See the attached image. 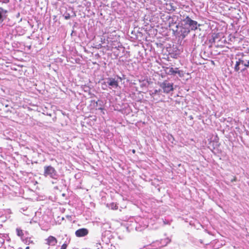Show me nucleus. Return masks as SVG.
<instances>
[{
    "label": "nucleus",
    "instance_id": "423d86ee",
    "mask_svg": "<svg viewBox=\"0 0 249 249\" xmlns=\"http://www.w3.org/2000/svg\"><path fill=\"white\" fill-rule=\"evenodd\" d=\"M108 86L112 88H117L118 87V82L114 78H109L107 81Z\"/></svg>",
    "mask_w": 249,
    "mask_h": 249
},
{
    "label": "nucleus",
    "instance_id": "7ed1b4c3",
    "mask_svg": "<svg viewBox=\"0 0 249 249\" xmlns=\"http://www.w3.org/2000/svg\"><path fill=\"white\" fill-rule=\"evenodd\" d=\"M160 86L162 89L163 92L166 93H168L174 89L173 84L167 81H164Z\"/></svg>",
    "mask_w": 249,
    "mask_h": 249
},
{
    "label": "nucleus",
    "instance_id": "f257e3e1",
    "mask_svg": "<svg viewBox=\"0 0 249 249\" xmlns=\"http://www.w3.org/2000/svg\"><path fill=\"white\" fill-rule=\"evenodd\" d=\"M183 23L185 27L188 26L189 28L192 30H196L199 26L196 21L191 19L188 16L186 17L183 20Z\"/></svg>",
    "mask_w": 249,
    "mask_h": 249
},
{
    "label": "nucleus",
    "instance_id": "f8f14e48",
    "mask_svg": "<svg viewBox=\"0 0 249 249\" xmlns=\"http://www.w3.org/2000/svg\"><path fill=\"white\" fill-rule=\"evenodd\" d=\"M111 209L113 210H116L118 209V206L116 203H112L110 204Z\"/></svg>",
    "mask_w": 249,
    "mask_h": 249
},
{
    "label": "nucleus",
    "instance_id": "f03ea898",
    "mask_svg": "<svg viewBox=\"0 0 249 249\" xmlns=\"http://www.w3.org/2000/svg\"><path fill=\"white\" fill-rule=\"evenodd\" d=\"M44 176L46 177H50L52 178H55L57 176V172L54 167L51 165L44 166Z\"/></svg>",
    "mask_w": 249,
    "mask_h": 249
},
{
    "label": "nucleus",
    "instance_id": "aec40b11",
    "mask_svg": "<svg viewBox=\"0 0 249 249\" xmlns=\"http://www.w3.org/2000/svg\"><path fill=\"white\" fill-rule=\"evenodd\" d=\"M31 243H33V241H31Z\"/></svg>",
    "mask_w": 249,
    "mask_h": 249
},
{
    "label": "nucleus",
    "instance_id": "9d476101",
    "mask_svg": "<svg viewBox=\"0 0 249 249\" xmlns=\"http://www.w3.org/2000/svg\"><path fill=\"white\" fill-rule=\"evenodd\" d=\"M17 234L18 236L20 237L21 238H22L24 236V233L23 231L20 228L16 229Z\"/></svg>",
    "mask_w": 249,
    "mask_h": 249
},
{
    "label": "nucleus",
    "instance_id": "4468645a",
    "mask_svg": "<svg viewBox=\"0 0 249 249\" xmlns=\"http://www.w3.org/2000/svg\"><path fill=\"white\" fill-rule=\"evenodd\" d=\"M0 2L3 3H7L9 2V0H0Z\"/></svg>",
    "mask_w": 249,
    "mask_h": 249
},
{
    "label": "nucleus",
    "instance_id": "0eeeda50",
    "mask_svg": "<svg viewBox=\"0 0 249 249\" xmlns=\"http://www.w3.org/2000/svg\"><path fill=\"white\" fill-rule=\"evenodd\" d=\"M165 8L168 11H173L175 10L176 7L173 2L170 1L165 3Z\"/></svg>",
    "mask_w": 249,
    "mask_h": 249
},
{
    "label": "nucleus",
    "instance_id": "2eb2a0df",
    "mask_svg": "<svg viewBox=\"0 0 249 249\" xmlns=\"http://www.w3.org/2000/svg\"><path fill=\"white\" fill-rule=\"evenodd\" d=\"M243 64L245 67H249V60L247 62V63H244Z\"/></svg>",
    "mask_w": 249,
    "mask_h": 249
},
{
    "label": "nucleus",
    "instance_id": "9b49d317",
    "mask_svg": "<svg viewBox=\"0 0 249 249\" xmlns=\"http://www.w3.org/2000/svg\"><path fill=\"white\" fill-rule=\"evenodd\" d=\"M6 12V10H4L2 8H0V23H1L3 21L2 14L5 13Z\"/></svg>",
    "mask_w": 249,
    "mask_h": 249
},
{
    "label": "nucleus",
    "instance_id": "6ab92c4d",
    "mask_svg": "<svg viewBox=\"0 0 249 249\" xmlns=\"http://www.w3.org/2000/svg\"><path fill=\"white\" fill-rule=\"evenodd\" d=\"M157 92H158V90H155V93H157Z\"/></svg>",
    "mask_w": 249,
    "mask_h": 249
},
{
    "label": "nucleus",
    "instance_id": "ddd939ff",
    "mask_svg": "<svg viewBox=\"0 0 249 249\" xmlns=\"http://www.w3.org/2000/svg\"><path fill=\"white\" fill-rule=\"evenodd\" d=\"M67 246H68L67 244L66 243H64L61 246L60 249H66L67 248Z\"/></svg>",
    "mask_w": 249,
    "mask_h": 249
},
{
    "label": "nucleus",
    "instance_id": "39448f33",
    "mask_svg": "<svg viewBox=\"0 0 249 249\" xmlns=\"http://www.w3.org/2000/svg\"><path fill=\"white\" fill-rule=\"evenodd\" d=\"M46 244L49 246H55L57 243V240L53 236H49L46 239Z\"/></svg>",
    "mask_w": 249,
    "mask_h": 249
},
{
    "label": "nucleus",
    "instance_id": "f3484780",
    "mask_svg": "<svg viewBox=\"0 0 249 249\" xmlns=\"http://www.w3.org/2000/svg\"><path fill=\"white\" fill-rule=\"evenodd\" d=\"M132 152H133V153L135 154V150L134 149H133L132 150Z\"/></svg>",
    "mask_w": 249,
    "mask_h": 249
},
{
    "label": "nucleus",
    "instance_id": "a211bd4d",
    "mask_svg": "<svg viewBox=\"0 0 249 249\" xmlns=\"http://www.w3.org/2000/svg\"><path fill=\"white\" fill-rule=\"evenodd\" d=\"M30 249V247L29 246L28 247H26L25 249Z\"/></svg>",
    "mask_w": 249,
    "mask_h": 249
},
{
    "label": "nucleus",
    "instance_id": "20e7f679",
    "mask_svg": "<svg viewBox=\"0 0 249 249\" xmlns=\"http://www.w3.org/2000/svg\"><path fill=\"white\" fill-rule=\"evenodd\" d=\"M88 233L89 231L86 228H81L75 231V235L78 237L85 236L88 235Z\"/></svg>",
    "mask_w": 249,
    "mask_h": 249
},
{
    "label": "nucleus",
    "instance_id": "6e6552de",
    "mask_svg": "<svg viewBox=\"0 0 249 249\" xmlns=\"http://www.w3.org/2000/svg\"><path fill=\"white\" fill-rule=\"evenodd\" d=\"M168 69V71H166V73L169 75H175L177 73L180 75V71L178 70V68L174 69L173 68H167Z\"/></svg>",
    "mask_w": 249,
    "mask_h": 249
},
{
    "label": "nucleus",
    "instance_id": "1a4fd4ad",
    "mask_svg": "<svg viewBox=\"0 0 249 249\" xmlns=\"http://www.w3.org/2000/svg\"><path fill=\"white\" fill-rule=\"evenodd\" d=\"M242 63V64H244V61L241 60V59H239V60L238 61H236V64H235V66L234 67V70L236 71H238L239 69H240V68H239V65L240 64Z\"/></svg>",
    "mask_w": 249,
    "mask_h": 249
},
{
    "label": "nucleus",
    "instance_id": "dca6fc26",
    "mask_svg": "<svg viewBox=\"0 0 249 249\" xmlns=\"http://www.w3.org/2000/svg\"><path fill=\"white\" fill-rule=\"evenodd\" d=\"M236 177H234V178L231 180V181H236Z\"/></svg>",
    "mask_w": 249,
    "mask_h": 249
}]
</instances>
